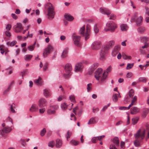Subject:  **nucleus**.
Listing matches in <instances>:
<instances>
[{"instance_id":"1","label":"nucleus","mask_w":149,"mask_h":149,"mask_svg":"<svg viewBox=\"0 0 149 149\" xmlns=\"http://www.w3.org/2000/svg\"><path fill=\"white\" fill-rule=\"evenodd\" d=\"M145 130H143L142 132L140 130H139L135 135V140L134 142V144L136 147H139L141 145L142 140L145 137Z\"/></svg>"},{"instance_id":"2","label":"nucleus","mask_w":149,"mask_h":149,"mask_svg":"<svg viewBox=\"0 0 149 149\" xmlns=\"http://www.w3.org/2000/svg\"><path fill=\"white\" fill-rule=\"evenodd\" d=\"M115 42L113 40L110 41L107 45L103 47L100 53V59L101 60H104L106 56V54L107 53L109 49L111 48L114 44Z\"/></svg>"},{"instance_id":"3","label":"nucleus","mask_w":149,"mask_h":149,"mask_svg":"<svg viewBox=\"0 0 149 149\" xmlns=\"http://www.w3.org/2000/svg\"><path fill=\"white\" fill-rule=\"evenodd\" d=\"M91 29V26L89 24H87L86 26V31H85V25L83 26L80 29L79 32L80 34L85 37L86 40L88 39L89 37Z\"/></svg>"},{"instance_id":"4","label":"nucleus","mask_w":149,"mask_h":149,"mask_svg":"<svg viewBox=\"0 0 149 149\" xmlns=\"http://www.w3.org/2000/svg\"><path fill=\"white\" fill-rule=\"evenodd\" d=\"M45 8H47L48 13L47 15L49 18L53 19L55 14L54 8L50 3H48L45 5Z\"/></svg>"},{"instance_id":"5","label":"nucleus","mask_w":149,"mask_h":149,"mask_svg":"<svg viewBox=\"0 0 149 149\" xmlns=\"http://www.w3.org/2000/svg\"><path fill=\"white\" fill-rule=\"evenodd\" d=\"M106 26L108 28H104V30L105 31H109L111 32H113L117 27V25L114 23L108 22L106 24Z\"/></svg>"},{"instance_id":"6","label":"nucleus","mask_w":149,"mask_h":149,"mask_svg":"<svg viewBox=\"0 0 149 149\" xmlns=\"http://www.w3.org/2000/svg\"><path fill=\"white\" fill-rule=\"evenodd\" d=\"M14 128L13 126H11L10 127H6L0 130V135L4 137L6 136V134L10 133Z\"/></svg>"},{"instance_id":"7","label":"nucleus","mask_w":149,"mask_h":149,"mask_svg":"<svg viewBox=\"0 0 149 149\" xmlns=\"http://www.w3.org/2000/svg\"><path fill=\"white\" fill-rule=\"evenodd\" d=\"M103 74L102 69L101 68H98L95 72V77L97 80H100L101 82H102L101 81V78L103 76Z\"/></svg>"},{"instance_id":"8","label":"nucleus","mask_w":149,"mask_h":149,"mask_svg":"<svg viewBox=\"0 0 149 149\" xmlns=\"http://www.w3.org/2000/svg\"><path fill=\"white\" fill-rule=\"evenodd\" d=\"M14 31L16 33L20 32L23 29V27L22 26L21 23H17L16 25L13 27Z\"/></svg>"},{"instance_id":"9","label":"nucleus","mask_w":149,"mask_h":149,"mask_svg":"<svg viewBox=\"0 0 149 149\" xmlns=\"http://www.w3.org/2000/svg\"><path fill=\"white\" fill-rule=\"evenodd\" d=\"M53 49V48L52 46L50 45H49L44 50L43 53V56L44 57H46L49 54L50 52Z\"/></svg>"},{"instance_id":"10","label":"nucleus","mask_w":149,"mask_h":149,"mask_svg":"<svg viewBox=\"0 0 149 149\" xmlns=\"http://www.w3.org/2000/svg\"><path fill=\"white\" fill-rule=\"evenodd\" d=\"M101 46V42L100 41H95L92 44L91 48L93 49L97 50L99 49Z\"/></svg>"},{"instance_id":"11","label":"nucleus","mask_w":149,"mask_h":149,"mask_svg":"<svg viewBox=\"0 0 149 149\" xmlns=\"http://www.w3.org/2000/svg\"><path fill=\"white\" fill-rule=\"evenodd\" d=\"M112 70V68L111 66H109L107 69V71H105L103 74V76L101 78V81H103L106 79L107 74L110 72Z\"/></svg>"},{"instance_id":"12","label":"nucleus","mask_w":149,"mask_h":149,"mask_svg":"<svg viewBox=\"0 0 149 149\" xmlns=\"http://www.w3.org/2000/svg\"><path fill=\"white\" fill-rule=\"evenodd\" d=\"M80 36H74L73 38L74 44L78 47H80L81 46V43L80 42Z\"/></svg>"},{"instance_id":"13","label":"nucleus","mask_w":149,"mask_h":149,"mask_svg":"<svg viewBox=\"0 0 149 149\" xmlns=\"http://www.w3.org/2000/svg\"><path fill=\"white\" fill-rule=\"evenodd\" d=\"M38 106L40 107L47 106V101L44 98L40 99L38 101Z\"/></svg>"},{"instance_id":"14","label":"nucleus","mask_w":149,"mask_h":149,"mask_svg":"<svg viewBox=\"0 0 149 149\" xmlns=\"http://www.w3.org/2000/svg\"><path fill=\"white\" fill-rule=\"evenodd\" d=\"M100 11L102 13L106 14L108 16L111 13V11L109 10L106 8H100Z\"/></svg>"},{"instance_id":"15","label":"nucleus","mask_w":149,"mask_h":149,"mask_svg":"<svg viewBox=\"0 0 149 149\" xmlns=\"http://www.w3.org/2000/svg\"><path fill=\"white\" fill-rule=\"evenodd\" d=\"M82 65V64L81 63L77 64L75 66V71L77 72H81L83 68Z\"/></svg>"},{"instance_id":"16","label":"nucleus","mask_w":149,"mask_h":149,"mask_svg":"<svg viewBox=\"0 0 149 149\" xmlns=\"http://www.w3.org/2000/svg\"><path fill=\"white\" fill-rule=\"evenodd\" d=\"M65 70L66 72L68 73H70L72 70L71 64L70 63L67 64L65 66Z\"/></svg>"},{"instance_id":"17","label":"nucleus","mask_w":149,"mask_h":149,"mask_svg":"<svg viewBox=\"0 0 149 149\" xmlns=\"http://www.w3.org/2000/svg\"><path fill=\"white\" fill-rule=\"evenodd\" d=\"M38 105L35 104L32 105L29 109L30 111L31 112H36L38 111Z\"/></svg>"},{"instance_id":"18","label":"nucleus","mask_w":149,"mask_h":149,"mask_svg":"<svg viewBox=\"0 0 149 149\" xmlns=\"http://www.w3.org/2000/svg\"><path fill=\"white\" fill-rule=\"evenodd\" d=\"M43 91L44 95L45 97H47L51 96V93L49 90L48 89H45Z\"/></svg>"},{"instance_id":"19","label":"nucleus","mask_w":149,"mask_h":149,"mask_svg":"<svg viewBox=\"0 0 149 149\" xmlns=\"http://www.w3.org/2000/svg\"><path fill=\"white\" fill-rule=\"evenodd\" d=\"M131 113L132 114H134L139 112V109L137 107H134L131 109Z\"/></svg>"},{"instance_id":"20","label":"nucleus","mask_w":149,"mask_h":149,"mask_svg":"<svg viewBox=\"0 0 149 149\" xmlns=\"http://www.w3.org/2000/svg\"><path fill=\"white\" fill-rule=\"evenodd\" d=\"M64 17L65 19L69 21H71L74 19L73 16L68 14H65Z\"/></svg>"},{"instance_id":"21","label":"nucleus","mask_w":149,"mask_h":149,"mask_svg":"<svg viewBox=\"0 0 149 149\" xmlns=\"http://www.w3.org/2000/svg\"><path fill=\"white\" fill-rule=\"evenodd\" d=\"M121 96L119 94H113L112 97V100L114 102H116L118 100V97H120Z\"/></svg>"},{"instance_id":"22","label":"nucleus","mask_w":149,"mask_h":149,"mask_svg":"<svg viewBox=\"0 0 149 149\" xmlns=\"http://www.w3.org/2000/svg\"><path fill=\"white\" fill-rule=\"evenodd\" d=\"M56 146L57 148H59L61 147L62 145V142L61 140L57 139L56 141Z\"/></svg>"},{"instance_id":"23","label":"nucleus","mask_w":149,"mask_h":149,"mask_svg":"<svg viewBox=\"0 0 149 149\" xmlns=\"http://www.w3.org/2000/svg\"><path fill=\"white\" fill-rule=\"evenodd\" d=\"M143 20V17L140 16L136 20V24L137 25L139 26L141 24Z\"/></svg>"},{"instance_id":"24","label":"nucleus","mask_w":149,"mask_h":149,"mask_svg":"<svg viewBox=\"0 0 149 149\" xmlns=\"http://www.w3.org/2000/svg\"><path fill=\"white\" fill-rule=\"evenodd\" d=\"M120 29L122 31H125L128 29V27L126 24H122L120 25Z\"/></svg>"},{"instance_id":"25","label":"nucleus","mask_w":149,"mask_h":149,"mask_svg":"<svg viewBox=\"0 0 149 149\" xmlns=\"http://www.w3.org/2000/svg\"><path fill=\"white\" fill-rule=\"evenodd\" d=\"M68 50L67 49H65L63 51L61 55V57L62 58H64L67 56Z\"/></svg>"},{"instance_id":"26","label":"nucleus","mask_w":149,"mask_h":149,"mask_svg":"<svg viewBox=\"0 0 149 149\" xmlns=\"http://www.w3.org/2000/svg\"><path fill=\"white\" fill-rule=\"evenodd\" d=\"M47 113L49 114H54L55 113V110L51 107L50 108L47 110Z\"/></svg>"},{"instance_id":"27","label":"nucleus","mask_w":149,"mask_h":149,"mask_svg":"<svg viewBox=\"0 0 149 149\" xmlns=\"http://www.w3.org/2000/svg\"><path fill=\"white\" fill-rule=\"evenodd\" d=\"M113 143L115 144L117 146H119V142L118 139V137H115L113 139Z\"/></svg>"},{"instance_id":"28","label":"nucleus","mask_w":149,"mask_h":149,"mask_svg":"<svg viewBox=\"0 0 149 149\" xmlns=\"http://www.w3.org/2000/svg\"><path fill=\"white\" fill-rule=\"evenodd\" d=\"M96 122L94 118H92L89 120L88 124V125L92 124H95Z\"/></svg>"},{"instance_id":"29","label":"nucleus","mask_w":149,"mask_h":149,"mask_svg":"<svg viewBox=\"0 0 149 149\" xmlns=\"http://www.w3.org/2000/svg\"><path fill=\"white\" fill-rule=\"evenodd\" d=\"M41 78L40 77H39L38 79H36L35 80L34 82L36 84H37L39 85L42 84V82L41 81Z\"/></svg>"},{"instance_id":"30","label":"nucleus","mask_w":149,"mask_h":149,"mask_svg":"<svg viewBox=\"0 0 149 149\" xmlns=\"http://www.w3.org/2000/svg\"><path fill=\"white\" fill-rule=\"evenodd\" d=\"M15 107V105L14 103H13L11 105L10 108V110L13 113H15V111L14 109Z\"/></svg>"},{"instance_id":"31","label":"nucleus","mask_w":149,"mask_h":149,"mask_svg":"<svg viewBox=\"0 0 149 149\" xmlns=\"http://www.w3.org/2000/svg\"><path fill=\"white\" fill-rule=\"evenodd\" d=\"M14 83V82L13 81H12L10 85L9 86L8 88L4 92V93H6L7 92H8L10 89H11V87L13 86V84Z\"/></svg>"},{"instance_id":"32","label":"nucleus","mask_w":149,"mask_h":149,"mask_svg":"<svg viewBox=\"0 0 149 149\" xmlns=\"http://www.w3.org/2000/svg\"><path fill=\"white\" fill-rule=\"evenodd\" d=\"M122 56L123 58L125 60L131 59V57L130 56H127L125 55L124 53L122 54Z\"/></svg>"},{"instance_id":"33","label":"nucleus","mask_w":149,"mask_h":149,"mask_svg":"<svg viewBox=\"0 0 149 149\" xmlns=\"http://www.w3.org/2000/svg\"><path fill=\"white\" fill-rule=\"evenodd\" d=\"M36 42H35L33 45L29 46H28L27 47L28 49L30 51H32L34 49L35 47V45L36 44Z\"/></svg>"},{"instance_id":"34","label":"nucleus","mask_w":149,"mask_h":149,"mask_svg":"<svg viewBox=\"0 0 149 149\" xmlns=\"http://www.w3.org/2000/svg\"><path fill=\"white\" fill-rule=\"evenodd\" d=\"M68 105L66 104V103H62L61 105V107L62 109L63 110H65L67 109Z\"/></svg>"},{"instance_id":"35","label":"nucleus","mask_w":149,"mask_h":149,"mask_svg":"<svg viewBox=\"0 0 149 149\" xmlns=\"http://www.w3.org/2000/svg\"><path fill=\"white\" fill-rule=\"evenodd\" d=\"M33 57L31 55H27L24 56V59L25 60H30Z\"/></svg>"},{"instance_id":"36","label":"nucleus","mask_w":149,"mask_h":149,"mask_svg":"<svg viewBox=\"0 0 149 149\" xmlns=\"http://www.w3.org/2000/svg\"><path fill=\"white\" fill-rule=\"evenodd\" d=\"M79 141L74 140H72L70 141V143L74 146H77L79 144Z\"/></svg>"},{"instance_id":"37","label":"nucleus","mask_w":149,"mask_h":149,"mask_svg":"<svg viewBox=\"0 0 149 149\" xmlns=\"http://www.w3.org/2000/svg\"><path fill=\"white\" fill-rule=\"evenodd\" d=\"M142 42H146L148 41V38L146 37H141L140 38Z\"/></svg>"},{"instance_id":"38","label":"nucleus","mask_w":149,"mask_h":149,"mask_svg":"<svg viewBox=\"0 0 149 149\" xmlns=\"http://www.w3.org/2000/svg\"><path fill=\"white\" fill-rule=\"evenodd\" d=\"M145 29L143 27H139L138 29V31L139 32L141 33H143L145 31Z\"/></svg>"},{"instance_id":"39","label":"nucleus","mask_w":149,"mask_h":149,"mask_svg":"<svg viewBox=\"0 0 149 149\" xmlns=\"http://www.w3.org/2000/svg\"><path fill=\"white\" fill-rule=\"evenodd\" d=\"M134 94V91L131 89L129 92V95L130 97H132Z\"/></svg>"},{"instance_id":"40","label":"nucleus","mask_w":149,"mask_h":149,"mask_svg":"<svg viewBox=\"0 0 149 149\" xmlns=\"http://www.w3.org/2000/svg\"><path fill=\"white\" fill-rule=\"evenodd\" d=\"M139 120V118L138 117L134 118L132 119V123L133 125H135L136 124Z\"/></svg>"},{"instance_id":"41","label":"nucleus","mask_w":149,"mask_h":149,"mask_svg":"<svg viewBox=\"0 0 149 149\" xmlns=\"http://www.w3.org/2000/svg\"><path fill=\"white\" fill-rule=\"evenodd\" d=\"M134 63H128L127 65L126 69L127 70H130L132 68L133 66Z\"/></svg>"},{"instance_id":"42","label":"nucleus","mask_w":149,"mask_h":149,"mask_svg":"<svg viewBox=\"0 0 149 149\" xmlns=\"http://www.w3.org/2000/svg\"><path fill=\"white\" fill-rule=\"evenodd\" d=\"M46 132V129L45 128H43L40 131V135L42 136H43L45 134V133Z\"/></svg>"},{"instance_id":"43","label":"nucleus","mask_w":149,"mask_h":149,"mask_svg":"<svg viewBox=\"0 0 149 149\" xmlns=\"http://www.w3.org/2000/svg\"><path fill=\"white\" fill-rule=\"evenodd\" d=\"M48 146L49 147H50L52 148L54 146V141H50L48 143Z\"/></svg>"},{"instance_id":"44","label":"nucleus","mask_w":149,"mask_h":149,"mask_svg":"<svg viewBox=\"0 0 149 149\" xmlns=\"http://www.w3.org/2000/svg\"><path fill=\"white\" fill-rule=\"evenodd\" d=\"M133 75V74L131 72H129L127 73L126 75V77L127 78H130Z\"/></svg>"},{"instance_id":"45","label":"nucleus","mask_w":149,"mask_h":149,"mask_svg":"<svg viewBox=\"0 0 149 149\" xmlns=\"http://www.w3.org/2000/svg\"><path fill=\"white\" fill-rule=\"evenodd\" d=\"M94 30L96 33H97L99 32V29L96 25H95L94 26Z\"/></svg>"},{"instance_id":"46","label":"nucleus","mask_w":149,"mask_h":149,"mask_svg":"<svg viewBox=\"0 0 149 149\" xmlns=\"http://www.w3.org/2000/svg\"><path fill=\"white\" fill-rule=\"evenodd\" d=\"M92 84L91 83L87 85V90L88 91H90L91 89Z\"/></svg>"},{"instance_id":"47","label":"nucleus","mask_w":149,"mask_h":149,"mask_svg":"<svg viewBox=\"0 0 149 149\" xmlns=\"http://www.w3.org/2000/svg\"><path fill=\"white\" fill-rule=\"evenodd\" d=\"M71 132L69 131L67 132V134L66 135L67 140H68V139L70 138V136L71 135Z\"/></svg>"},{"instance_id":"48","label":"nucleus","mask_w":149,"mask_h":149,"mask_svg":"<svg viewBox=\"0 0 149 149\" xmlns=\"http://www.w3.org/2000/svg\"><path fill=\"white\" fill-rule=\"evenodd\" d=\"M70 99L71 102H75V97L74 95H71L70 96Z\"/></svg>"},{"instance_id":"49","label":"nucleus","mask_w":149,"mask_h":149,"mask_svg":"<svg viewBox=\"0 0 149 149\" xmlns=\"http://www.w3.org/2000/svg\"><path fill=\"white\" fill-rule=\"evenodd\" d=\"M116 18V16L113 14H111L109 19H115Z\"/></svg>"},{"instance_id":"50","label":"nucleus","mask_w":149,"mask_h":149,"mask_svg":"<svg viewBox=\"0 0 149 149\" xmlns=\"http://www.w3.org/2000/svg\"><path fill=\"white\" fill-rule=\"evenodd\" d=\"M137 13H134V16L132 17L131 21L132 22L134 21V20L135 19L136 16H137Z\"/></svg>"},{"instance_id":"51","label":"nucleus","mask_w":149,"mask_h":149,"mask_svg":"<svg viewBox=\"0 0 149 149\" xmlns=\"http://www.w3.org/2000/svg\"><path fill=\"white\" fill-rule=\"evenodd\" d=\"M7 122H10L11 124H12V126H13V120L10 117H8L6 119Z\"/></svg>"},{"instance_id":"52","label":"nucleus","mask_w":149,"mask_h":149,"mask_svg":"<svg viewBox=\"0 0 149 149\" xmlns=\"http://www.w3.org/2000/svg\"><path fill=\"white\" fill-rule=\"evenodd\" d=\"M97 140V137H94L92 139V141L93 143H96V141Z\"/></svg>"},{"instance_id":"53","label":"nucleus","mask_w":149,"mask_h":149,"mask_svg":"<svg viewBox=\"0 0 149 149\" xmlns=\"http://www.w3.org/2000/svg\"><path fill=\"white\" fill-rule=\"evenodd\" d=\"M118 51H115V50H113L112 52V55L113 56H115L118 54Z\"/></svg>"},{"instance_id":"54","label":"nucleus","mask_w":149,"mask_h":149,"mask_svg":"<svg viewBox=\"0 0 149 149\" xmlns=\"http://www.w3.org/2000/svg\"><path fill=\"white\" fill-rule=\"evenodd\" d=\"M119 109L120 110H126L128 109V107H120L119 108Z\"/></svg>"},{"instance_id":"55","label":"nucleus","mask_w":149,"mask_h":149,"mask_svg":"<svg viewBox=\"0 0 149 149\" xmlns=\"http://www.w3.org/2000/svg\"><path fill=\"white\" fill-rule=\"evenodd\" d=\"M45 109L44 108H42L39 109V113H43L45 111Z\"/></svg>"},{"instance_id":"56","label":"nucleus","mask_w":149,"mask_h":149,"mask_svg":"<svg viewBox=\"0 0 149 149\" xmlns=\"http://www.w3.org/2000/svg\"><path fill=\"white\" fill-rule=\"evenodd\" d=\"M104 136H105L104 135H102L99 136H97V140L101 141L103 139V138L104 137Z\"/></svg>"},{"instance_id":"57","label":"nucleus","mask_w":149,"mask_h":149,"mask_svg":"<svg viewBox=\"0 0 149 149\" xmlns=\"http://www.w3.org/2000/svg\"><path fill=\"white\" fill-rule=\"evenodd\" d=\"M11 16L13 18L15 19H16L18 18L17 16L14 13L12 14Z\"/></svg>"},{"instance_id":"58","label":"nucleus","mask_w":149,"mask_h":149,"mask_svg":"<svg viewBox=\"0 0 149 149\" xmlns=\"http://www.w3.org/2000/svg\"><path fill=\"white\" fill-rule=\"evenodd\" d=\"M11 28V26L10 24H8L6 26V29L7 31H9Z\"/></svg>"},{"instance_id":"59","label":"nucleus","mask_w":149,"mask_h":149,"mask_svg":"<svg viewBox=\"0 0 149 149\" xmlns=\"http://www.w3.org/2000/svg\"><path fill=\"white\" fill-rule=\"evenodd\" d=\"M139 80L140 81L143 82H145L146 81V78L145 77H141L140 78Z\"/></svg>"},{"instance_id":"60","label":"nucleus","mask_w":149,"mask_h":149,"mask_svg":"<svg viewBox=\"0 0 149 149\" xmlns=\"http://www.w3.org/2000/svg\"><path fill=\"white\" fill-rule=\"evenodd\" d=\"M17 43V42L15 41H13L11 42L10 43V46H13L15 45Z\"/></svg>"},{"instance_id":"61","label":"nucleus","mask_w":149,"mask_h":149,"mask_svg":"<svg viewBox=\"0 0 149 149\" xmlns=\"http://www.w3.org/2000/svg\"><path fill=\"white\" fill-rule=\"evenodd\" d=\"M120 49V46L119 45H116L115 47L114 50L115 51H118Z\"/></svg>"},{"instance_id":"62","label":"nucleus","mask_w":149,"mask_h":149,"mask_svg":"<svg viewBox=\"0 0 149 149\" xmlns=\"http://www.w3.org/2000/svg\"><path fill=\"white\" fill-rule=\"evenodd\" d=\"M64 98V96L63 95L60 96L58 99V100L59 101H60Z\"/></svg>"},{"instance_id":"63","label":"nucleus","mask_w":149,"mask_h":149,"mask_svg":"<svg viewBox=\"0 0 149 149\" xmlns=\"http://www.w3.org/2000/svg\"><path fill=\"white\" fill-rule=\"evenodd\" d=\"M78 109V106L76 107H75L73 109V112L75 113V115H76V111Z\"/></svg>"},{"instance_id":"64","label":"nucleus","mask_w":149,"mask_h":149,"mask_svg":"<svg viewBox=\"0 0 149 149\" xmlns=\"http://www.w3.org/2000/svg\"><path fill=\"white\" fill-rule=\"evenodd\" d=\"M148 47V43L145 42L144 45L142 47V48L143 49L146 48Z\"/></svg>"}]
</instances>
